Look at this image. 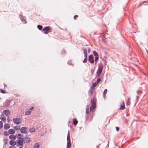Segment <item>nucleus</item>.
Wrapping results in <instances>:
<instances>
[{
  "mask_svg": "<svg viewBox=\"0 0 148 148\" xmlns=\"http://www.w3.org/2000/svg\"><path fill=\"white\" fill-rule=\"evenodd\" d=\"M77 122L78 121L76 119H73V123L74 125H76L77 124Z\"/></svg>",
  "mask_w": 148,
  "mask_h": 148,
  "instance_id": "nucleus-25",
  "label": "nucleus"
},
{
  "mask_svg": "<svg viewBox=\"0 0 148 148\" xmlns=\"http://www.w3.org/2000/svg\"><path fill=\"white\" fill-rule=\"evenodd\" d=\"M122 104L121 105L120 107V109H123L125 108V106L124 104V102L123 101H122Z\"/></svg>",
  "mask_w": 148,
  "mask_h": 148,
  "instance_id": "nucleus-17",
  "label": "nucleus"
},
{
  "mask_svg": "<svg viewBox=\"0 0 148 148\" xmlns=\"http://www.w3.org/2000/svg\"><path fill=\"white\" fill-rule=\"evenodd\" d=\"M50 29V27L49 26L46 27L44 28L42 30V31H48Z\"/></svg>",
  "mask_w": 148,
  "mask_h": 148,
  "instance_id": "nucleus-13",
  "label": "nucleus"
},
{
  "mask_svg": "<svg viewBox=\"0 0 148 148\" xmlns=\"http://www.w3.org/2000/svg\"><path fill=\"white\" fill-rule=\"evenodd\" d=\"M3 113L6 116H8L10 113V111L8 110H5L3 111Z\"/></svg>",
  "mask_w": 148,
  "mask_h": 148,
  "instance_id": "nucleus-10",
  "label": "nucleus"
},
{
  "mask_svg": "<svg viewBox=\"0 0 148 148\" xmlns=\"http://www.w3.org/2000/svg\"><path fill=\"white\" fill-rule=\"evenodd\" d=\"M103 67L101 64H100L98 67L97 70V71L96 77L98 78L100 75L102 71Z\"/></svg>",
  "mask_w": 148,
  "mask_h": 148,
  "instance_id": "nucleus-2",
  "label": "nucleus"
},
{
  "mask_svg": "<svg viewBox=\"0 0 148 148\" xmlns=\"http://www.w3.org/2000/svg\"><path fill=\"white\" fill-rule=\"evenodd\" d=\"M16 95V97H19V95Z\"/></svg>",
  "mask_w": 148,
  "mask_h": 148,
  "instance_id": "nucleus-46",
  "label": "nucleus"
},
{
  "mask_svg": "<svg viewBox=\"0 0 148 148\" xmlns=\"http://www.w3.org/2000/svg\"><path fill=\"white\" fill-rule=\"evenodd\" d=\"M9 138L10 139L15 140L16 138V136L14 135H10Z\"/></svg>",
  "mask_w": 148,
  "mask_h": 148,
  "instance_id": "nucleus-16",
  "label": "nucleus"
},
{
  "mask_svg": "<svg viewBox=\"0 0 148 148\" xmlns=\"http://www.w3.org/2000/svg\"><path fill=\"white\" fill-rule=\"evenodd\" d=\"M9 148H16L14 146H11V147H10Z\"/></svg>",
  "mask_w": 148,
  "mask_h": 148,
  "instance_id": "nucleus-41",
  "label": "nucleus"
},
{
  "mask_svg": "<svg viewBox=\"0 0 148 148\" xmlns=\"http://www.w3.org/2000/svg\"><path fill=\"white\" fill-rule=\"evenodd\" d=\"M20 18L21 21L25 23H26V19L25 17H23V16H21Z\"/></svg>",
  "mask_w": 148,
  "mask_h": 148,
  "instance_id": "nucleus-12",
  "label": "nucleus"
},
{
  "mask_svg": "<svg viewBox=\"0 0 148 148\" xmlns=\"http://www.w3.org/2000/svg\"><path fill=\"white\" fill-rule=\"evenodd\" d=\"M19 148H23L22 147H20Z\"/></svg>",
  "mask_w": 148,
  "mask_h": 148,
  "instance_id": "nucleus-49",
  "label": "nucleus"
},
{
  "mask_svg": "<svg viewBox=\"0 0 148 148\" xmlns=\"http://www.w3.org/2000/svg\"><path fill=\"white\" fill-rule=\"evenodd\" d=\"M139 93H140L142 91L139 90Z\"/></svg>",
  "mask_w": 148,
  "mask_h": 148,
  "instance_id": "nucleus-48",
  "label": "nucleus"
},
{
  "mask_svg": "<svg viewBox=\"0 0 148 148\" xmlns=\"http://www.w3.org/2000/svg\"><path fill=\"white\" fill-rule=\"evenodd\" d=\"M13 121L14 124L18 125L21 123V120L20 118H16L13 119Z\"/></svg>",
  "mask_w": 148,
  "mask_h": 148,
  "instance_id": "nucleus-4",
  "label": "nucleus"
},
{
  "mask_svg": "<svg viewBox=\"0 0 148 148\" xmlns=\"http://www.w3.org/2000/svg\"><path fill=\"white\" fill-rule=\"evenodd\" d=\"M130 98H129L128 99L127 104L128 105H130Z\"/></svg>",
  "mask_w": 148,
  "mask_h": 148,
  "instance_id": "nucleus-28",
  "label": "nucleus"
},
{
  "mask_svg": "<svg viewBox=\"0 0 148 148\" xmlns=\"http://www.w3.org/2000/svg\"><path fill=\"white\" fill-rule=\"evenodd\" d=\"M84 56L85 57V58L83 61V62L84 63H85L87 62V56Z\"/></svg>",
  "mask_w": 148,
  "mask_h": 148,
  "instance_id": "nucleus-29",
  "label": "nucleus"
},
{
  "mask_svg": "<svg viewBox=\"0 0 148 148\" xmlns=\"http://www.w3.org/2000/svg\"><path fill=\"white\" fill-rule=\"evenodd\" d=\"M88 61L91 63H94V58L92 55H91L89 56Z\"/></svg>",
  "mask_w": 148,
  "mask_h": 148,
  "instance_id": "nucleus-8",
  "label": "nucleus"
},
{
  "mask_svg": "<svg viewBox=\"0 0 148 148\" xmlns=\"http://www.w3.org/2000/svg\"><path fill=\"white\" fill-rule=\"evenodd\" d=\"M97 83L95 82L94 83H93L92 84V88H93V89H94L95 87L97 86Z\"/></svg>",
  "mask_w": 148,
  "mask_h": 148,
  "instance_id": "nucleus-22",
  "label": "nucleus"
},
{
  "mask_svg": "<svg viewBox=\"0 0 148 148\" xmlns=\"http://www.w3.org/2000/svg\"><path fill=\"white\" fill-rule=\"evenodd\" d=\"M96 106L95 102L94 101V99H93V101L92 102L91 105L90 107V110L92 111L93 109H94Z\"/></svg>",
  "mask_w": 148,
  "mask_h": 148,
  "instance_id": "nucleus-5",
  "label": "nucleus"
},
{
  "mask_svg": "<svg viewBox=\"0 0 148 148\" xmlns=\"http://www.w3.org/2000/svg\"><path fill=\"white\" fill-rule=\"evenodd\" d=\"M137 94L138 95L139 94V90H138L137 91Z\"/></svg>",
  "mask_w": 148,
  "mask_h": 148,
  "instance_id": "nucleus-45",
  "label": "nucleus"
},
{
  "mask_svg": "<svg viewBox=\"0 0 148 148\" xmlns=\"http://www.w3.org/2000/svg\"><path fill=\"white\" fill-rule=\"evenodd\" d=\"M8 133L10 134H13L15 133V131L12 129H11L8 130Z\"/></svg>",
  "mask_w": 148,
  "mask_h": 148,
  "instance_id": "nucleus-15",
  "label": "nucleus"
},
{
  "mask_svg": "<svg viewBox=\"0 0 148 148\" xmlns=\"http://www.w3.org/2000/svg\"><path fill=\"white\" fill-rule=\"evenodd\" d=\"M22 138L23 140V142L25 143H28L30 141V138L28 137H25Z\"/></svg>",
  "mask_w": 148,
  "mask_h": 148,
  "instance_id": "nucleus-7",
  "label": "nucleus"
},
{
  "mask_svg": "<svg viewBox=\"0 0 148 148\" xmlns=\"http://www.w3.org/2000/svg\"><path fill=\"white\" fill-rule=\"evenodd\" d=\"M83 51L84 54V56H87V49L86 48H84L83 49Z\"/></svg>",
  "mask_w": 148,
  "mask_h": 148,
  "instance_id": "nucleus-19",
  "label": "nucleus"
},
{
  "mask_svg": "<svg viewBox=\"0 0 148 148\" xmlns=\"http://www.w3.org/2000/svg\"><path fill=\"white\" fill-rule=\"evenodd\" d=\"M90 92L91 93H92L93 92V90L90 89Z\"/></svg>",
  "mask_w": 148,
  "mask_h": 148,
  "instance_id": "nucleus-43",
  "label": "nucleus"
},
{
  "mask_svg": "<svg viewBox=\"0 0 148 148\" xmlns=\"http://www.w3.org/2000/svg\"><path fill=\"white\" fill-rule=\"evenodd\" d=\"M101 80V79L100 78H99L97 79V82L96 83H97V84H98L99 83Z\"/></svg>",
  "mask_w": 148,
  "mask_h": 148,
  "instance_id": "nucleus-34",
  "label": "nucleus"
},
{
  "mask_svg": "<svg viewBox=\"0 0 148 148\" xmlns=\"http://www.w3.org/2000/svg\"><path fill=\"white\" fill-rule=\"evenodd\" d=\"M44 34H48V31H44Z\"/></svg>",
  "mask_w": 148,
  "mask_h": 148,
  "instance_id": "nucleus-39",
  "label": "nucleus"
},
{
  "mask_svg": "<svg viewBox=\"0 0 148 148\" xmlns=\"http://www.w3.org/2000/svg\"><path fill=\"white\" fill-rule=\"evenodd\" d=\"M37 28L39 30H41L42 28V26L40 25H38L37 26Z\"/></svg>",
  "mask_w": 148,
  "mask_h": 148,
  "instance_id": "nucleus-31",
  "label": "nucleus"
},
{
  "mask_svg": "<svg viewBox=\"0 0 148 148\" xmlns=\"http://www.w3.org/2000/svg\"><path fill=\"white\" fill-rule=\"evenodd\" d=\"M89 109V106L87 105L86 106V114H88L89 113V111L88 110Z\"/></svg>",
  "mask_w": 148,
  "mask_h": 148,
  "instance_id": "nucleus-27",
  "label": "nucleus"
},
{
  "mask_svg": "<svg viewBox=\"0 0 148 148\" xmlns=\"http://www.w3.org/2000/svg\"><path fill=\"white\" fill-rule=\"evenodd\" d=\"M3 127L5 129L7 130L10 127V125L8 124H5L4 125Z\"/></svg>",
  "mask_w": 148,
  "mask_h": 148,
  "instance_id": "nucleus-14",
  "label": "nucleus"
},
{
  "mask_svg": "<svg viewBox=\"0 0 148 148\" xmlns=\"http://www.w3.org/2000/svg\"><path fill=\"white\" fill-rule=\"evenodd\" d=\"M88 53H89L90 52V48H88Z\"/></svg>",
  "mask_w": 148,
  "mask_h": 148,
  "instance_id": "nucleus-42",
  "label": "nucleus"
},
{
  "mask_svg": "<svg viewBox=\"0 0 148 148\" xmlns=\"http://www.w3.org/2000/svg\"><path fill=\"white\" fill-rule=\"evenodd\" d=\"M27 128L25 127H22L20 129V131L22 133L25 134L27 132Z\"/></svg>",
  "mask_w": 148,
  "mask_h": 148,
  "instance_id": "nucleus-6",
  "label": "nucleus"
},
{
  "mask_svg": "<svg viewBox=\"0 0 148 148\" xmlns=\"http://www.w3.org/2000/svg\"><path fill=\"white\" fill-rule=\"evenodd\" d=\"M3 125V123L1 121H0V129L2 127Z\"/></svg>",
  "mask_w": 148,
  "mask_h": 148,
  "instance_id": "nucleus-35",
  "label": "nucleus"
},
{
  "mask_svg": "<svg viewBox=\"0 0 148 148\" xmlns=\"http://www.w3.org/2000/svg\"><path fill=\"white\" fill-rule=\"evenodd\" d=\"M1 120L4 123H5L6 121V119L5 118L3 117H1L0 118Z\"/></svg>",
  "mask_w": 148,
  "mask_h": 148,
  "instance_id": "nucleus-26",
  "label": "nucleus"
},
{
  "mask_svg": "<svg viewBox=\"0 0 148 148\" xmlns=\"http://www.w3.org/2000/svg\"><path fill=\"white\" fill-rule=\"evenodd\" d=\"M68 63L70 64H71V61H69L68 62Z\"/></svg>",
  "mask_w": 148,
  "mask_h": 148,
  "instance_id": "nucleus-44",
  "label": "nucleus"
},
{
  "mask_svg": "<svg viewBox=\"0 0 148 148\" xmlns=\"http://www.w3.org/2000/svg\"><path fill=\"white\" fill-rule=\"evenodd\" d=\"M14 129L16 130H18L20 129V126L19 125L15 126L14 127Z\"/></svg>",
  "mask_w": 148,
  "mask_h": 148,
  "instance_id": "nucleus-20",
  "label": "nucleus"
},
{
  "mask_svg": "<svg viewBox=\"0 0 148 148\" xmlns=\"http://www.w3.org/2000/svg\"><path fill=\"white\" fill-rule=\"evenodd\" d=\"M18 140L17 141V146H20L23 147V138L21 137H18Z\"/></svg>",
  "mask_w": 148,
  "mask_h": 148,
  "instance_id": "nucleus-3",
  "label": "nucleus"
},
{
  "mask_svg": "<svg viewBox=\"0 0 148 148\" xmlns=\"http://www.w3.org/2000/svg\"><path fill=\"white\" fill-rule=\"evenodd\" d=\"M78 17V15H75L74 16V19H75L76 18H77Z\"/></svg>",
  "mask_w": 148,
  "mask_h": 148,
  "instance_id": "nucleus-38",
  "label": "nucleus"
},
{
  "mask_svg": "<svg viewBox=\"0 0 148 148\" xmlns=\"http://www.w3.org/2000/svg\"><path fill=\"white\" fill-rule=\"evenodd\" d=\"M18 136H22V137H23V134H20V133H19L18 134Z\"/></svg>",
  "mask_w": 148,
  "mask_h": 148,
  "instance_id": "nucleus-37",
  "label": "nucleus"
},
{
  "mask_svg": "<svg viewBox=\"0 0 148 148\" xmlns=\"http://www.w3.org/2000/svg\"><path fill=\"white\" fill-rule=\"evenodd\" d=\"M29 131L30 132H34L35 131V129L34 127H33L30 128L29 129Z\"/></svg>",
  "mask_w": 148,
  "mask_h": 148,
  "instance_id": "nucleus-18",
  "label": "nucleus"
},
{
  "mask_svg": "<svg viewBox=\"0 0 148 148\" xmlns=\"http://www.w3.org/2000/svg\"><path fill=\"white\" fill-rule=\"evenodd\" d=\"M34 108V107H32L29 109L25 112V114L26 115H28L29 114L32 110Z\"/></svg>",
  "mask_w": 148,
  "mask_h": 148,
  "instance_id": "nucleus-9",
  "label": "nucleus"
},
{
  "mask_svg": "<svg viewBox=\"0 0 148 148\" xmlns=\"http://www.w3.org/2000/svg\"><path fill=\"white\" fill-rule=\"evenodd\" d=\"M136 98L137 99L138 98V96H136Z\"/></svg>",
  "mask_w": 148,
  "mask_h": 148,
  "instance_id": "nucleus-47",
  "label": "nucleus"
},
{
  "mask_svg": "<svg viewBox=\"0 0 148 148\" xmlns=\"http://www.w3.org/2000/svg\"><path fill=\"white\" fill-rule=\"evenodd\" d=\"M99 59V56H97L95 57V61L96 62Z\"/></svg>",
  "mask_w": 148,
  "mask_h": 148,
  "instance_id": "nucleus-33",
  "label": "nucleus"
},
{
  "mask_svg": "<svg viewBox=\"0 0 148 148\" xmlns=\"http://www.w3.org/2000/svg\"><path fill=\"white\" fill-rule=\"evenodd\" d=\"M39 146L38 143H37L35 144L34 148H39Z\"/></svg>",
  "mask_w": 148,
  "mask_h": 148,
  "instance_id": "nucleus-24",
  "label": "nucleus"
},
{
  "mask_svg": "<svg viewBox=\"0 0 148 148\" xmlns=\"http://www.w3.org/2000/svg\"><path fill=\"white\" fill-rule=\"evenodd\" d=\"M93 54L95 56V57L97 56H99L98 55L97 53L95 51H93Z\"/></svg>",
  "mask_w": 148,
  "mask_h": 148,
  "instance_id": "nucleus-30",
  "label": "nucleus"
},
{
  "mask_svg": "<svg viewBox=\"0 0 148 148\" xmlns=\"http://www.w3.org/2000/svg\"><path fill=\"white\" fill-rule=\"evenodd\" d=\"M10 144L11 145L14 146L16 144V142L14 140H11L9 142Z\"/></svg>",
  "mask_w": 148,
  "mask_h": 148,
  "instance_id": "nucleus-11",
  "label": "nucleus"
},
{
  "mask_svg": "<svg viewBox=\"0 0 148 148\" xmlns=\"http://www.w3.org/2000/svg\"><path fill=\"white\" fill-rule=\"evenodd\" d=\"M116 129L117 131H118L119 130V128L118 127H116Z\"/></svg>",
  "mask_w": 148,
  "mask_h": 148,
  "instance_id": "nucleus-40",
  "label": "nucleus"
},
{
  "mask_svg": "<svg viewBox=\"0 0 148 148\" xmlns=\"http://www.w3.org/2000/svg\"><path fill=\"white\" fill-rule=\"evenodd\" d=\"M107 92V89H106L104 90L103 93V97L104 98H106Z\"/></svg>",
  "mask_w": 148,
  "mask_h": 148,
  "instance_id": "nucleus-21",
  "label": "nucleus"
},
{
  "mask_svg": "<svg viewBox=\"0 0 148 148\" xmlns=\"http://www.w3.org/2000/svg\"><path fill=\"white\" fill-rule=\"evenodd\" d=\"M10 102L11 101L10 100L7 101L5 103V106H9L10 104Z\"/></svg>",
  "mask_w": 148,
  "mask_h": 148,
  "instance_id": "nucleus-23",
  "label": "nucleus"
},
{
  "mask_svg": "<svg viewBox=\"0 0 148 148\" xmlns=\"http://www.w3.org/2000/svg\"><path fill=\"white\" fill-rule=\"evenodd\" d=\"M67 146L66 148H70L71 146V143L70 136L69 135V131L67 134Z\"/></svg>",
  "mask_w": 148,
  "mask_h": 148,
  "instance_id": "nucleus-1",
  "label": "nucleus"
},
{
  "mask_svg": "<svg viewBox=\"0 0 148 148\" xmlns=\"http://www.w3.org/2000/svg\"><path fill=\"white\" fill-rule=\"evenodd\" d=\"M8 132H7V131H5L4 132V134L5 135H7L8 134Z\"/></svg>",
  "mask_w": 148,
  "mask_h": 148,
  "instance_id": "nucleus-36",
  "label": "nucleus"
},
{
  "mask_svg": "<svg viewBox=\"0 0 148 148\" xmlns=\"http://www.w3.org/2000/svg\"><path fill=\"white\" fill-rule=\"evenodd\" d=\"M0 92H1V93H5V90L1 89H0Z\"/></svg>",
  "mask_w": 148,
  "mask_h": 148,
  "instance_id": "nucleus-32",
  "label": "nucleus"
}]
</instances>
